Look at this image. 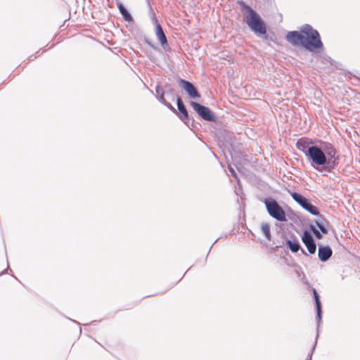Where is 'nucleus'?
<instances>
[{
	"mask_svg": "<svg viewBox=\"0 0 360 360\" xmlns=\"http://www.w3.org/2000/svg\"><path fill=\"white\" fill-rule=\"evenodd\" d=\"M307 158L311 161L313 168L319 169L321 166V171L328 172H330L337 167L339 160L335 148L332 143L327 142H321V147L311 146Z\"/></svg>",
	"mask_w": 360,
	"mask_h": 360,
	"instance_id": "1",
	"label": "nucleus"
},
{
	"mask_svg": "<svg viewBox=\"0 0 360 360\" xmlns=\"http://www.w3.org/2000/svg\"><path fill=\"white\" fill-rule=\"evenodd\" d=\"M285 39L292 45L301 46L310 52L323 48L319 32L309 24L302 25L300 32L290 31L288 32Z\"/></svg>",
	"mask_w": 360,
	"mask_h": 360,
	"instance_id": "2",
	"label": "nucleus"
},
{
	"mask_svg": "<svg viewBox=\"0 0 360 360\" xmlns=\"http://www.w3.org/2000/svg\"><path fill=\"white\" fill-rule=\"evenodd\" d=\"M240 4L245 12L244 18L250 29L257 35L266 34V27L259 15L245 2L241 1Z\"/></svg>",
	"mask_w": 360,
	"mask_h": 360,
	"instance_id": "3",
	"label": "nucleus"
},
{
	"mask_svg": "<svg viewBox=\"0 0 360 360\" xmlns=\"http://www.w3.org/2000/svg\"><path fill=\"white\" fill-rule=\"evenodd\" d=\"M263 202L270 217L275 219L278 221L284 222L287 221L285 210L275 199L271 197L266 198H264Z\"/></svg>",
	"mask_w": 360,
	"mask_h": 360,
	"instance_id": "4",
	"label": "nucleus"
},
{
	"mask_svg": "<svg viewBox=\"0 0 360 360\" xmlns=\"http://www.w3.org/2000/svg\"><path fill=\"white\" fill-rule=\"evenodd\" d=\"M292 199L299 204L303 209L309 212L310 214L318 216L319 215V209L311 203V202L304 196L297 192L290 193Z\"/></svg>",
	"mask_w": 360,
	"mask_h": 360,
	"instance_id": "5",
	"label": "nucleus"
},
{
	"mask_svg": "<svg viewBox=\"0 0 360 360\" xmlns=\"http://www.w3.org/2000/svg\"><path fill=\"white\" fill-rule=\"evenodd\" d=\"M328 222L322 217L315 220L314 224L309 225V230L317 239H321L323 234L328 233Z\"/></svg>",
	"mask_w": 360,
	"mask_h": 360,
	"instance_id": "6",
	"label": "nucleus"
},
{
	"mask_svg": "<svg viewBox=\"0 0 360 360\" xmlns=\"http://www.w3.org/2000/svg\"><path fill=\"white\" fill-rule=\"evenodd\" d=\"M190 104L202 120L207 122L216 121L215 114L208 107L194 101H191Z\"/></svg>",
	"mask_w": 360,
	"mask_h": 360,
	"instance_id": "7",
	"label": "nucleus"
},
{
	"mask_svg": "<svg viewBox=\"0 0 360 360\" xmlns=\"http://www.w3.org/2000/svg\"><path fill=\"white\" fill-rule=\"evenodd\" d=\"M176 105L178 110L181 113V115L179 116V119L190 129H192L193 128L195 127L194 120L190 118L184 102L178 96L176 97Z\"/></svg>",
	"mask_w": 360,
	"mask_h": 360,
	"instance_id": "8",
	"label": "nucleus"
},
{
	"mask_svg": "<svg viewBox=\"0 0 360 360\" xmlns=\"http://www.w3.org/2000/svg\"><path fill=\"white\" fill-rule=\"evenodd\" d=\"M178 82L179 86L186 91L191 98H198L200 97L198 89L191 82L181 78H179Z\"/></svg>",
	"mask_w": 360,
	"mask_h": 360,
	"instance_id": "9",
	"label": "nucleus"
},
{
	"mask_svg": "<svg viewBox=\"0 0 360 360\" xmlns=\"http://www.w3.org/2000/svg\"><path fill=\"white\" fill-rule=\"evenodd\" d=\"M302 240L306 246L309 254L313 255L316 250V244L311 234L307 230L303 231Z\"/></svg>",
	"mask_w": 360,
	"mask_h": 360,
	"instance_id": "10",
	"label": "nucleus"
},
{
	"mask_svg": "<svg viewBox=\"0 0 360 360\" xmlns=\"http://www.w3.org/2000/svg\"><path fill=\"white\" fill-rule=\"evenodd\" d=\"M153 20L156 27V36L158 40L160 41V44L162 46L163 48H165V46H169L167 37L165 34L162 27L159 24L158 20L155 17H153ZM168 50H170L169 47H168Z\"/></svg>",
	"mask_w": 360,
	"mask_h": 360,
	"instance_id": "11",
	"label": "nucleus"
},
{
	"mask_svg": "<svg viewBox=\"0 0 360 360\" xmlns=\"http://www.w3.org/2000/svg\"><path fill=\"white\" fill-rule=\"evenodd\" d=\"M333 250L328 245H319L318 248V257L321 262H327L332 256Z\"/></svg>",
	"mask_w": 360,
	"mask_h": 360,
	"instance_id": "12",
	"label": "nucleus"
},
{
	"mask_svg": "<svg viewBox=\"0 0 360 360\" xmlns=\"http://www.w3.org/2000/svg\"><path fill=\"white\" fill-rule=\"evenodd\" d=\"M312 142L306 138H301L296 143L297 148L302 151L307 157L309 155V150L311 148Z\"/></svg>",
	"mask_w": 360,
	"mask_h": 360,
	"instance_id": "13",
	"label": "nucleus"
},
{
	"mask_svg": "<svg viewBox=\"0 0 360 360\" xmlns=\"http://www.w3.org/2000/svg\"><path fill=\"white\" fill-rule=\"evenodd\" d=\"M313 295H314V301H315V304H316V319H318V321L319 323L321 320V316H322L321 303V300L319 298V295L315 288H313Z\"/></svg>",
	"mask_w": 360,
	"mask_h": 360,
	"instance_id": "14",
	"label": "nucleus"
},
{
	"mask_svg": "<svg viewBox=\"0 0 360 360\" xmlns=\"http://www.w3.org/2000/svg\"><path fill=\"white\" fill-rule=\"evenodd\" d=\"M117 7L125 21L130 22L133 20L132 16L123 4H118Z\"/></svg>",
	"mask_w": 360,
	"mask_h": 360,
	"instance_id": "15",
	"label": "nucleus"
},
{
	"mask_svg": "<svg viewBox=\"0 0 360 360\" xmlns=\"http://www.w3.org/2000/svg\"><path fill=\"white\" fill-rule=\"evenodd\" d=\"M156 99L161 103L162 105L166 106L167 108H169L172 112L176 113V109L174 108V106L167 102L166 99L165 98V95H156L155 96Z\"/></svg>",
	"mask_w": 360,
	"mask_h": 360,
	"instance_id": "16",
	"label": "nucleus"
},
{
	"mask_svg": "<svg viewBox=\"0 0 360 360\" xmlns=\"http://www.w3.org/2000/svg\"><path fill=\"white\" fill-rule=\"evenodd\" d=\"M286 244L291 252L294 253L297 252L299 250L301 249V246L297 240H287Z\"/></svg>",
	"mask_w": 360,
	"mask_h": 360,
	"instance_id": "17",
	"label": "nucleus"
},
{
	"mask_svg": "<svg viewBox=\"0 0 360 360\" xmlns=\"http://www.w3.org/2000/svg\"><path fill=\"white\" fill-rule=\"evenodd\" d=\"M261 230L264 235L265 238L268 240H271V235L270 231V226L268 223H262L261 225Z\"/></svg>",
	"mask_w": 360,
	"mask_h": 360,
	"instance_id": "18",
	"label": "nucleus"
},
{
	"mask_svg": "<svg viewBox=\"0 0 360 360\" xmlns=\"http://www.w3.org/2000/svg\"><path fill=\"white\" fill-rule=\"evenodd\" d=\"M318 336H319V333H317V335H316V341H315V342H314V345L312 346V348H311V351H310L309 354H308V356H307V358L306 359V360H311V356H312L313 352H314V349H315V347H316V342H317V338H318Z\"/></svg>",
	"mask_w": 360,
	"mask_h": 360,
	"instance_id": "19",
	"label": "nucleus"
},
{
	"mask_svg": "<svg viewBox=\"0 0 360 360\" xmlns=\"http://www.w3.org/2000/svg\"><path fill=\"white\" fill-rule=\"evenodd\" d=\"M155 92H156V95H161V94L165 95V92H164L162 88L161 87V86L160 85V84L156 85Z\"/></svg>",
	"mask_w": 360,
	"mask_h": 360,
	"instance_id": "20",
	"label": "nucleus"
},
{
	"mask_svg": "<svg viewBox=\"0 0 360 360\" xmlns=\"http://www.w3.org/2000/svg\"><path fill=\"white\" fill-rule=\"evenodd\" d=\"M229 171L231 173L232 176L235 178H237V175H236V173L235 172V170L233 169V167H231V166L229 167Z\"/></svg>",
	"mask_w": 360,
	"mask_h": 360,
	"instance_id": "21",
	"label": "nucleus"
},
{
	"mask_svg": "<svg viewBox=\"0 0 360 360\" xmlns=\"http://www.w3.org/2000/svg\"><path fill=\"white\" fill-rule=\"evenodd\" d=\"M146 42L147 44H148L152 49H156V46L152 43L150 42L149 40L148 39H146Z\"/></svg>",
	"mask_w": 360,
	"mask_h": 360,
	"instance_id": "22",
	"label": "nucleus"
},
{
	"mask_svg": "<svg viewBox=\"0 0 360 360\" xmlns=\"http://www.w3.org/2000/svg\"><path fill=\"white\" fill-rule=\"evenodd\" d=\"M167 94H169L171 95H174V89L172 87H169L167 90Z\"/></svg>",
	"mask_w": 360,
	"mask_h": 360,
	"instance_id": "23",
	"label": "nucleus"
},
{
	"mask_svg": "<svg viewBox=\"0 0 360 360\" xmlns=\"http://www.w3.org/2000/svg\"><path fill=\"white\" fill-rule=\"evenodd\" d=\"M301 250H302V254H304V255H307L306 252L303 249H301Z\"/></svg>",
	"mask_w": 360,
	"mask_h": 360,
	"instance_id": "24",
	"label": "nucleus"
},
{
	"mask_svg": "<svg viewBox=\"0 0 360 360\" xmlns=\"http://www.w3.org/2000/svg\"><path fill=\"white\" fill-rule=\"evenodd\" d=\"M169 86H169L168 84H166L165 85V88H167V87H169Z\"/></svg>",
	"mask_w": 360,
	"mask_h": 360,
	"instance_id": "25",
	"label": "nucleus"
},
{
	"mask_svg": "<svg viewBox=\"0 0 360 360\" xmlns=\"http://www.w3.org/2000/svg\"><path fill=\"white\" fill-rule=\"evenodd\" d=\"M218 240V239H217L216 240H214V242L213 243L212 247L217 243V241Z\"/></svg>",
	"mask_w": 360,
	"mask_h": 360,
	"instance_id": "26",
	"label": "nucleus"
},
{
	"mask_svg": "<svg viewBox=\"0 0 360 360\" xmlns=\"http://www.w3.org/2000/svg\"><path fill=\"white\" fill-rule=\"evenodd\" d=\"M33 57V56H30V60H32V58Z\"/></svg>",
	"mask_w": 360,
	"mask_h": 360,
	"instance_id": "27",
	"label": "nucleus"
}]
</instances>
